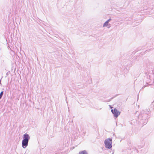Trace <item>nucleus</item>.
<instances>
[{"label": "nucleus", "mask_w": 154, "mask_h": 154, "mask_svg": "<svg viewBox=\"0 0 154 154\" xmlns=\"http://www.w3.org/2000/svg\"><path fill=\"white\" fill-rule=\"evenodd\" d=\"M149 109H148L142 111L138 116V119L140 123L145 125L148 121V115L149 113Z\"/></svg>", "instance_id": "1"}, {"label": "nucleus", "mask_w": 154, "mask_h": 154, "mask_svg": "<svg viewBox=\"0 0 154 154\" xmlns=\"http://www.w3.org/2000/svg\"><path fill=\"white\" fill-rule=\"evenodd\" d=\"M114 153V152H112V154H113Z\"/></svg>", "instance_id": "11"}, {"label": "nucleus", "mask_w": 154, "mask_h": 154, "mask_svg": "<svg viewBox=\"0 0 154 154\" xmlns=\"http://www.w3.org/2000/svg\"><path fill=\"white\" fill-rule=\"evenodd\" d=\"M3 94H4V91H2V92H1V93H0V97H1L2 98L3 96Z\"/></svg>", "instance_id": "8"}, {"label": "nucleus", "mask_w": 154, "mask_h": 154, "mask_svg": "<svg viewBox=\"0 0 154 154\" xmlns=\"http://www.w3.org/2000/svg\"><path fill=\"white\" fill-rule=\"evenodd\" d=\"M2 98L1 97H0V99Z\"/></svg>", "instance_id": "13"}, {"label": "nucleus", "mask_w": 154, "mask_h": 154, "mask_svg": "<svg viewBox=\"0 0 154 154\" xmlns=\"http://www.w3.org/2000/svg\"><path fill=\"white\" fill-rule=\"evenodd\" d=\"M23 140L29 141L30 138V137L28 134L26 133L23 135Z\"/></svg>", "instance_id": "4"}, {"label": "nucleus", "mask_w": 154, "mask_h": 154, "mask_svg": "<svg viewBox=\"0 0 154 154\" xmlns=\"http://www.w3.org/2000/svg\"><path fill=\"white\" fill-rule=\"evenodd\" d=\"M135 150H136V151L137 152V150L135 149Z\"/></svg>", "instance_id": "12"}, {"label": "nucleus", "mask_w": 154, "mask_h": 154, "mask_svg": "<svg viewBox=\"0 0 154 154\" xmlns=\"http://www.w3.org/2000/svg\"><path fill=\"white\" fill-rule=\"evenodd\" d=\"M111 20V19H109L107 20L106 21L108 23L109 22V21Z\"/></svg>", "instance_id": "9"}, {"label": "nucleus", "mask_w": 154, "mask_h": 154, "mask_svg": "<svg viewBox=\"0 0 154 154\" xmlns=\"http://www.w3.org/2000/svg\"><path fill=\"white\" fill-rule=\"evenodd\" d=\"M108 23H109L107 22L106 21L103 24V27H105V26H107V25H108Z\"/></svg>", "instance_id": "7"}, {"label": "nucleus", "mask_w": 154, "mask_h": 154, "mask_svg": "<svg viewBox=\"0 0 154 154\" xmlns=\"http://www.w3.org/2000/svg\"><path fill=\"white\" fill-rule=\"evenodd\" d=\"M28 141L23 140L22 142V147L24 148H26L28 145Z\"/></svg>", "instance_id": "5"}, {"label": "nucleus", "mask_w": 154, "mask_h": 154, "mask_svg": "<svg viewBox=\"0 0 154 154\" xmlns=\"http://www.w3.org/2000/svg\"><path fill=\"white\" fill-rule=\"evenodd\" d=\"M111 111L113 114L114 116L116 118H117L120 113L119 111L116 108H115L114 109H112Z\"/></svg>", "instance_id": "3"}, {"label": "nucleus", "mask_w": 154, "mask_h": 154, "mask_svg": "<svg viewBox=\"0 0 154 154\" xmlns=\"http://www.w3.org/2000/svg\"><path fill=\"white\" fill-rule=\"evenodd\" d=\"M109 106L110 108L112 109V108H113V107H112L110 105Z\"/></svg>", "instance_id": "10"}, {"label": "nucleus", "mask_w": 154, "mask_h": 154, "mask_svg": "<svg viewBox=\"0 0 154 154\" xmlns=\"http://www.w3.org/2000/svg\"><path fill=\"white\" fill-rule=\"evenodd\" d=\"M79 153V154H88L87 151L85 150L80 152Z\"/></svg>", "instance_id": "6"}, {"label": "nucleus", "mask_w": 154, "mask_h": 154, "mask_svg": "<svg viewBox=\"0 0 154 154\" xmlns=\"http://www.w3.org/2000/svg\"><path fill=\"white\" fill-rule=\"evenodd\" d=\"M112 140L111 138H108L104 141V144L106 148L110 149L112 147Z\"/></svg>", "instance_id": "2"}]
</instances>
